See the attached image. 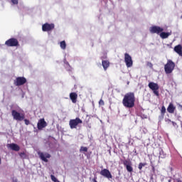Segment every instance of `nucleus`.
<instances>
[{
  "label": "nucleus",
  "instance_id": "nucleus-33",
  "mask_svg": "<svg viewBox=\"0 0 182 182\" xmlns=\"http://www.w3.org/2000/svg\"><path fill=\"white\" fill-rule=\"evenodd\" d=\"M171 124L173 126V127H176V126H177V123L174 122H171Z\"/></svg>",
  "mask_w": 182,
  "mask_h": 182
},
{
  "label": "nucleus",
  "instance_id": "nucleus-23",
  "mask_svg": "<svg viewBox=\"0 0 182 182\" xmlns=\"http://www.w3.org/2000/svg\"><path fill=\"white\" fill-rule=\"evenodd\" d=\"M126 168L129 173H132V171H133V168L129 164L126 165Z\"/></svg>",
  "mask_w": 182,
  "mask_h": 182
},
{
  "label": "nucleus",
  "instance_id": "nucleus-15",
  "mask_svg": "<svg viewBox=\"0 0 182 182\" xmlns=\"http://www.w3.org/2000/svg\"><path fill=\"white\" fill-rule=\"evenodd\" d=\"M171 32H161V33L159 34L160 38H161V39H167V38H168V36H171Z\"/></svg>",
  "mask_w": 182,
  "mask_h": 182
},
{
  "label": "nucleus",
  "instance_id": "nucleus-26",
  "mask_svg": "<svg viewBox=\"0 0 182 182\" xmlns=\"http://www.w3.org/2000/svg\"><path fill=\"white\" fill-rule=\"evenodd\" d=\"M80 151H87V147L81 146Z\"/></svg>",
  "mask_w": 182,
  "mask_h": 182
},
{
  "label": "nucleus",
  "instance_id": "nucleus-17",
  "mask_svg": "<svg viewBox=\"0 0 182 182\" xmlns=\"http://www.w3.org/2000/svg\"><path fill=\"white\" fill-rule=\"evenodd\" d=\"M70 99L72 100L73 103H76L77 99V94L76 92H71L70 94Z\"/></svg>",
  "mask_w": 182,
  "mask_h": 182
},
{
  "label": "nucleus",
  "instance_id": "nucleus-6",
  "mask_svg": "<svg viewBox=\"0 0 182 182\" xmlns=\"http://www.w3.org/2000/svg\"><path fill=\"white\" fill-rule=\"evenodd\" d=\"M149 89H151V91L156 95V96H159V89L160 87H159V84L151 82L148 85Z\"/></svg>",
  "mask_w": 182,
  "mask_h": 182
},
{
  "label": "nucleus",
  "instance_id": "nucleus-9",
  "mask_svg": "<svg viewBox=\"0 0 182 182\" xmlns=\"http://www.w3.org/2000/svg\"><path fill=\"white\" fill-rule=\"evenodd\" d=\"M38 155L39 156L41 160H42V161H45V163H48V159H50V154L47 152L38 151Z\"/></svg>",
  "mask_w": 182,
  "mask_h": 182
},
{
  "label": "nucleus",
  "instance_id": "nucleus-4",
  "mask_svg": "<svg viewBox=\"0 0 182 182\" xmlns=\"http://www.w3.org/2000/svg\"><path fill=\"white\" fill-rule=\"evenodd\" d=\"M82 121L80 118H76L75 119H70L69 122L70 129H76L78 124H82Z\"/></svg>",
  "mask_w": 182,
  "mask_h": 182
},
{
  "label": "nucleus",
  "instance_id": "nucleus-29",
  "mask_svg": "<svg viewBox=\"0 0 182 182\" xmlns=\"http://www.w3.org/2000/svg\"><path fill=\"white\" fill-rule=\"evenodd\" d=\"M165 122H166V123H167L168 124H170V123H171V122H173V121H171L170 119H165Z\"/></svg>",
  "mask_w": 182,
  "mask_h": 182
},
{
  "label": "nucleus",
  "instance_id": "nucleus-5",
  "mask_svg": "<svg viewBox=\"0 0 182 182\" xmlns=\"http://www.w3.org/2000/svg\"><path fill=\"white\" fill-rule=\"evenodd\" d=\"M164 28L158 26H153L150 27L149 32L151 33H156V35H160L161 32H164Z\"/></svg>",
  "mask_w": 182,
  "mask_h": 182
},
{
  "label": "nucleus",
  "instance_id": "nucleus-24",
  "mask_svg": "<svg viewBox=\"0 0 182 182\" xmlns=\"http://www.w3.org/2000/svg\"><path fill=\"white\" fill-rule=\"evenodd\" d=\"M161 112L162 114V117H164V114L166 113V107L162 106L161 109Z\"/></svg>",
  "mask_w": 182,
  "mask_h": 182
},
{
  "label": "nucleus",
  "instance_id": "nucleus-28",
  "mask_svg": "<svg viewBox=\"0 0 182 182\" xmlns=\"http://www.w3.org/2000/svg\"><path fill=\"white\" fill-rule=\"evenodd\" d=\"M147 66H148L149 68H150L151 69L153 68V64H152L151 63H150V62H148V63H147Z\"/></svg>",
  "mask_w": 182,
  "mask_h": 182
},
{
  "label": "nucleus",
  "instance_id": "nucleus-20",
  "mask_svg": "<svg viewBox=\"0 0 182 182\" xmlns=\"http://www.w3.org/2000/svg\"><path fill=\"white\" fill-rule=\"evenodd\" d=\"M64 66L68 72H72V67H70L69 63H68L66 60L64 61Z\"/></svg>",
  "mask_w": 182,
  "mask_h": 182
},
{
  "label": "nucleus",
  "instance_id": "nucleus-18",
  "mask_svg": "<svg viewBox=\"0 0 182 182\" xmlns=\"http://www.w3.org/2000/svg\"><path fill=\"white\" fill-rule=\"evenodd\" d=\"M102 65L104 70H107V68L110 66V63L107 60H102Z\"/></svg>",
  "mask_w": 182,
  "mask_h": 182
},
{
  "label": "nucleus",
  "instance_id": "nucleus-21",
  "mask_svg": "<svg viewBox=\"0 0 182 182\" xmlns=\"http://www.w3.org/2000/svg\"><path fill=\"white\" fill-rule=\"evenodd\" d=\"M60 46L63 50H65V49H66V42L65 41H61L60 43Z\"/></svg>",
  "mask_w": 182,
  "mask_h": 182
},
{
  "label": "nucleus",
  "instance_id": "nucleus-22",
  "mask_svg": "<svg viewBox=\"0 0 182 182\" xmlns=\"http://www.w3.org/2000/svg\"><path fill=\"white\" fill-rule=\"evenodd\" d=\"M166 158V154H164V151H163V149H161L159 151V159H164Z\"/></svg>",
  "mask_w": 182,
  "mask_h": 182
},
{
  "label": "nucleus",
  "instance_id": "nucleus-8",
  "mask_svg": "<svg viewBox=\"0 0 182 182\" xmlns=\"http://www.w3.org/2000/svg\"><path fill=\"white\" fill-rule=\"evenodd\" d=\"M55 29L54 23H46L42 26L43 32H50V31H53Z\"/></svg>",
  "mask_w": 182,
  "mask_h": 182
},
{
  "label": "nucleus",
  "instance_id": "nucleus-38",
  "mask_svg": "<svg viewBox=\"0 0 182 182\" xmlns=\"http://www.w3.org/2000/svg\"><path fill=\"white\" fill-rule=\"evenodd\" d=\"M178 182H182V181L181 180H178Z\"/></svg>",
  "mask_w": 182,
  "mask_h": 182
},
{
  "label": "nucleus",
  "instance_id": "nucleus-30",
  "mask_svg": "<svg viewBox=\"0 0 182 182\" xmlns=\"http://www.w3.org/2000/svg\"><path fill=\"white\" fill-rule=\"evenodd\" d=\"M24 123L25 124H26V126H28V124H31V122H29L28 119H24Z\"/></svg>",
  "mask_w": 182,
  "mask_h": 182
},
{
  "label": "nucleus",
  "instance_id": "nucleus-32",
  "mask_svg": "<svg viewBox=\"0 0 182 182\" xmlns=\"http://www.w3.org/2000/svg\"><path fill=\"white\" fill-rule=\"evenodd\" d=\"M11 2L14 5H18V0H11Z\"/></svg>",
  "mask_w": 182,
  "mask_h": 182
},
{
  "label": "nucleus",
  "instance_id": "nucleus-25",
  "mask_svg": "<svg viewBox=\"0 0 182 182\" xmlns=\"http://www.w3.org/2000/svg\"><path fill=\"white\" fill-rule=\"evenodd\" d=\"M50 178H51L52 181H54V182H58L59 181V180H58V178H56V177H55V176H53V175L50 176Z\"/></svg>",
  "mask_w": 182,
  "mask_h": 182
},
{
  "label": "nucleus",
  "instance_id": "nucleus-12",
  "mask_svg": "<svg viewBox=\"0 0 182 182\" xmlns=\"http://www.w3.org/2000/svg\"><path fill=\"white\" fill-rule=\"evenodd\" d=\"M6 46H18V40L15 38H10L5 42Z\"/></svg>",
  "mask_w": 182,
  "mask_h": 182
},
{
  "label": "nucleus",
  "instance_id": "nucleus-35",
  "mask_svg": "<svg viewBox=\"0 0 182 182\" xmlns=\"http://www.w3.org/2000/svg\"><path fill=\"white\" fill-rule=\"evenodd\" d=\"M20 156L21 157H25V153H21Z\"/></svg>",
  "mask_w": 182,
  "mask_h": 182
},
{
  "label": "nucleus",
  "instance_id": "nucleus-13",
  "mask_svg": "<svg viewBox=\"0 0 182 182\" xmlns=\"http://www.w3.org/2000/svg\"><path fill=\"white\" fill-rule=\"evenodd\" d=\"M48 126V123L45 122V119H41L38 120V122L37 124V127L38 130H42V129H45Z\"/></svg>",
  "mask_w": 182,
  "mask_h": 182
},
{
  "label": "nucleus",
  "instance_id": "nucleus-16",
  "mask_svg": "<svg viewBox=\"0 0 182 182\" xmlns=\"http://www.w3.org/2000/svg\"><path fill=\"white\" fill-rule=\"evenodd\" d=\"M174 50L179 56H182V46L181 45H178L174 47Z\"/></svg>",
  "mask_w": 182,
  "mask_h": 182
},
{
  "label": "nucleus",
  "instance_id": "nucleus-7",
  "mask_svg": "<svg viewBox=\"0 0 182 182\" xmlns=\"http://www.w3.org/2000/svg\"><path fill=\"white\" fill-rule=\"evenodd\" d=\"M124 63L127 68H132V66H133V60L132 59V56L127 53L124 54Z\"/></svg>",
  "mask_w": 182,
  "mask_h": 182
},
{
  "label": "nucleus",
  "instance_id": "nucleus-27",
  "mask_svg": "<svg viewBox=\"0 0 182 182\" xmlns=\"http://www.w3.org/2000/svg\"><path fill=\"white\" fill-rule=\"evenodd\" d=\"M143 167H144V164L140 163V164H139L138 168H139V170H141V168H143Z\"/></svg>",
  "mask_w": 182,
  "mask_h": 182
},
{
  "label": "nucleus",
  "instance_id": "nucleus-10",
  "mask_svg": "<svg viewBox=\"0 0 182 182\" xmlns=\"http://www.w3.org/2000/svg\"><path fill=\"white\" fill-rule=\"evenodd\" d=\"M100 174L103 177H105V178H107L108 180H110V178H113L112 173H110V171H109V169L107 168L102 169L101 171L100 172Z\"/></svg>",
  "mask_w": 182,
  "mask_h": 182
},
{
  "label": "nucleus",
  "instance_id": "nucleus-14",
  "mask_svg": "<svg viewBox=\"0 0 182 182\" xmlns=\"http://www.w3.org/2000/svg\"><path fill=\"white\" fill-rule=\"evenodd\" d=\"M7 147H9V149H11V150H13L14 151H19V150H21V147H19L18 144L14 143L8 144Z\"/></svg>",
  "mask_w": 182,
  "mask_h": 182
},
{
  "label": "nucleus",
  "instance_id": "nucleus-3",
  "mask_svg": "<svg viewBox=\"0 0 182 182\" xmlns=\"http://www.w3.org/2000/svg\"><path fill=\"white\" fill-rule=\"evenodd\" d=\"M175 66L176 65L173 63V61L168 60L167 63L164 66L166 73H167L168 75L171 73V72L174 70Z\"/></svg>",
  "mask_w": 182,
  "mask_h": 182
},
{
  "label": "nucleus",
  "instance_id": "nucleus-39",
  "mask_svg": "<svg viewBox=\"0 0 182 182\" xmlns=\"http://www.w3.org/2000/svg\"><path fill=\"white\" fill-rule=\"evenodd\" d=\"M179 106H180L181 109H182V105H179Z\"/></svg>",
  "mask_w": 182,
  "mask_h": 182
},
{
  "label": "nucleus",
  "instance_id": "nucleus-40",
  "mask_svg": "<svg viewBox=\"0 0 182 182\" xmlns=\"http://www.w3.org/2000/svg\"><path fill=\"white\" fill-rule=\"evenodd\" d=\"M0 164H1V158H0Z\"/></svg>",
  "mask_w": 182,
  "mask_h": 182
},
{
  "label": "nucleus",
  "instance_id": "nucleus-34",
  "mask_svg": "<svg viewBox=\"0 0 182 182\" xmlns=\"http://www.w3.org/2000/svg\"><path fill=\"white\" fill-rule=\"evenodd\" d=\"M102 59H107V54H105L104 56L101 57Z\"/></svg>",
  "mask_w": 182,
  "mask_h": 182
},
{
  "label": "nucleus",
  "instance_id": "nucleus-31",
  "mask_svg": "<svg viewBox=\"0 0 182 182\" xmlns=\"http://www.w3.org/2000/svg\"><path fill=\"white\" fill-rule=\"evenodd\" d=\"M99 105H100V106H104L105 105V101H103L102 100H100L99 102Z\"/></svg>",
  "mask_w": 182,
  "mask_h": 182
},
{
  "label": "nucleus",
  "instance_id": "nucleus-2",
  "mask_svg": "<svg viewBox=\"0 0 182 182\" xmlns=\"http://www.w3.org/2000/svg\"><path fill=\"white\" fill-rule=\"evenodd\" d=\"M11 116L14 120H17V122H22V120H25V113L23 112H18V111L13 109L11 111Z\"/></svg>",
  "mask_w": 182,
  "mask_h": 182
},
{
  "label": "nucleus",
  "instance_id": "nucleus-11",
  "mask_svg": "<svg viewBox=\"0 0 182 182\" xmlns=\"http://www.w3.org/2000/svg\"><path fill=\"white\" fill-rule=\"evenodd\" d=\"M26 83V78L23 77H18L14 80V85L16 86H22V85H25Z\"/></svg>",
  "mask_w": 182,
  "mask_h": 182
},
{
  "label": "nucleus",
  "instance_id": "nucleus-36",
  "mask_svg": "<svg viewBox=\"0 0 182 182\" xmlns=\"http://www.w3.org/2000/svg\"><path fill=\"white\" fill-rule=\"evenodd\" d=\"M12 182H18V179H16V178H13Z\"/></svg>",
  "mask_w": 182,
  "mask_h": 182
},
{
  "label": "nucleus",
  "instance_id": "nucleus-37",
  "mask_svg": "<svg viewBox=\"0 0 182 182\" xmlns=\"http://www.w3.org/2000/svg\"><path fill=\"white\" fill-rule=\"evenodd\" d=\"M93 181L94 182H97V181H96V178H94Z\"/></svg>",
  "mask_w": 182,
  "mask_h": 182
},
{
  "label": "nucleus",
  "instance_id": "nucleus-19",
  "mask_svg": "<svg viewBox=\"0 0 182 182\" xmlns=\"http://www.w3.org/2000/svg\"><path fill=\"white\" fill-rule=\"evenodd\" d=\"M174 110H176V107H174L173 103H170L167 108V112H168V113L173 114L174 113Z\"/></svg>",
  "mask_w": 182,
  "mask_h": 182
},
{
  "label": "nucleus",
  "instance_id": "nucleus-1",
  "mask_svg": "<svg viewBox=\"0 0 182 182\" xmlns=\"http://www.w3.org/2000/svg\"><path fill=\"white\" fill-rule=\"evenodd\" d=\"M136 99L134 97V93L129 92L127 93L122 100V104L125 107L132 108L134 107V102Z\"/></svg>",
  "mask_w": 182,
  "mask_h": 182
}]
</instances>
